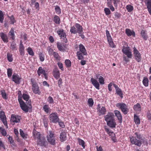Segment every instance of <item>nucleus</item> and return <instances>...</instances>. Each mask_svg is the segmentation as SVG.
<instances>
[{
  "instance_id": "2",
  "label": "nucleus",
  "mask_w": 151,
  "mask_h": 151,
  "mask_svg": "<svg viewBox=\"0 0 151 151\" xmlns=\"http://www.w3.org/2000/svg\"><path fill=\"white\" fill-rule=\"evenodd\" d=\"M83 31L82 26L78 23H76L74 26L71 27L70 30V32L73 34L78 33L79 34H81Z\"/></svg>"
},
{
  "instance_id": "54",
  "label": "nucleus",
  "mask_w": 151,
  "mask_h": 151,
  "mask_svg": "<svg viewBox=\"0 0 151 151\" xmlns=\"http://www.w3.org/2000/svg\"><path fill=\"white\" fill-rule=\"evenodd\" d=\"M12 70L11 68H8L7 69V74L8 77H10L12 76Z\"/></svg>"
},
{
  "instance_id": "44",
  "label": "nucleus",
  "mask_w": 151,
  "mask_h": 151,
  "mask_svg": "<svg viewBox=\"0 0 151 151\" xmlns=\"http://www.w3.org/2000/svg\"><path fill=\"white\" fill-rule=\"evenodd\" d=\"M148 80L146 78H144L142 81L143 84L145 86H148Z\"/></svg>"
},
{
  "instance_id": "28",
  "label": "nucleus",
  "mask_w": 151,
  "mask_h": 151,
  "mask_svg": "<svg viewBox=\"0 0 151 151\" xmlns=\"http://www.w3.org/2000/svg\"><path fill=\"white\" fill-rule=\"evenodd\" d=\"M33 135L34 139H37V140L42 137L41 136V134L39 132L36 131H33Z\"/></svg>"
},
{
  "instance_id": "23",
  "label": "nucleus",
  "mask_w": 151,
  "mask_h": 151,
  "mask_svg": "<svg viewBox=\"0 0 151 151\" xmlns=\"http://www.w3.org/2000/svg\"><path fill=\"white\" fill-rule=\"evenodd\" d=\"M53 75L55 78L58 79L60 77V73L59 71L57 68H55L53 70Z\"/></svg>"
},
{
  "instance_id": "52",
  "label": "nucleus",
  "mask_w": 151,
  "mask_h": 151,
  "mask_svg": "<svg viewBox=\"0 0 151 151\" xmlns=\"http://www.w3.org/2000/svg\"><path fill=\"white\" fill-rule=\"evenodd\" d=\"M88 104L89 106L92 107L93 104V101L92 98L89 99L88 101Z\"/></svg>"
},
{
  "instance_id": "62",
  "label": "nucleus",
  "mask_w": 151,
  "mask_h": 151,
  "mask_svg": "<svg viewBox=\"0 0 151 151\" xmlns=\"http://www.w3.org/2000/svg\"><path fill=\"white\" fill-rule=\"evenodd\" d=\"M57 64L60 69L62 71L64 70L63 64L62 63L60 62H58Z\"/></svg>"
},
{
  "instance_id": "59",
  "label": "nucleus",
  "mask_w": 151,
  "mask_h": 151,
  "mask_svg": "<svg viewBox=\"0 0 151 151\" xmlns=\"http://www.w3.org/2000/svg\"><path fill=\"white\" fill-rule=\"evenodd\" d=\"M9 18L11 22V23L13 24H14V23L16 22L14 16L12 15L11 17H9Z\"/></svg>"
},
{
  "instance_id": "40",
  "label": "nucleus",
  "mask_w": 151,
  "mask_h": 151,
  "mask_svg": "<svg viewBox=\"0 0 151 151\" xmlns=\"http://www.w3.org/2000/svg\"><path fill=\"white\" fill-rule=\"evenodd\" d=\"M52 55H53L54 57L56 60H60V57L57 52H54L53 53Z\"/></svg>"
},
{
  "instance_id": "13",
  "label": "nucleus",
  "mask_w": 151,
  "mask_h": 151,
  "mask_svg": "<svg viewBox=\"0 0 151 151\" xmlns=\"http://www.w3.org/2000/svg\"><path fill=\"white\" fill-rule=\"evenodd\" d=\"M105 120L106 122L114 119V115L112 112H108L104 116Z\"/></svg>"
},
{
  "instance_id": "14",
  "label": "nucleus",
  "mask_w": 151,
  "mask_h": 151,
  "mask_svg": "<svg viewBox=\"0 0 151 151\" xmlns=\"http://www.w3.org/2000/svg\"><path fill=\"white\" fill-rule=\"evenodd\" d=\"M21 119L20 116L17 115L12 114L11 120L14 123H18L20 121Z\"/></svg>"
},
{
  "instance_id": "42",
  "label": "nucleus",
  "mask_w": 151,
  "mask_h": 151,
  "mask_svg": "<svg viewBox=\"0 0 151 151\" xmlns=\"http://www.w3.org/2000/svg\"><path fill=\"white\" fill-rule=\"evenodd\" d=\"M7 56L8 61L10 62H12L13 60L12 55L9 53H7Z\"/></svg>"
},
{
  "instance_id": "1",
  "label": "nucleus",
  "mask_w": 151,
  "mask_h": 151,
  "mask_svg": "<svg viewBox=\"0 0 151 151\" xmlns=\"http://www.w3.org/2000/svg\"><path fill=\"white\" fill-rule=\"evenodd\" d=\"M79 50L77 52V55L78 59L79 60L83 59V56L87 54L86 50L82 44H80L79 45Z\"/></svg>"
},
{
  "instance_id": "36",
  "label": "nucleus",
  "mask_w": 151,
  "mask_h": 151,
  "mask_svg": "<svg viewBox=\"0 0 151 151\" xmlns=\"http://www.w3.org/2000/svg\"><path fill=\"white\" fill-rule=\"evenodd\" d=\"M20 134L21 136L24 139L27 138V134L24 133L22 129H20L19 130Z\"/></svg>"
},
{
  "instance_id": "53",
  "label": "nucleus",
  "mask_w": 151,
  "mask_h": 151,
  "mask_svg": "<svg viewBox=\"0 0 151 151\" xmlns=\"http://www.w3.org/2000/svg\"><path fill=\"white\" fill-rule=\"evenodd\" d=\"M27 52L31 56H33L34 55V52L31 47H29L27 48Z\"/></svg>"
},
{
  "instance_id": "21",
  "label": "nucleus",
  "mask_w": 151,
  "mask_h": 151,
  "mask_svg": "<svg viewBox=\"0 0 151 151\" xmlns=\"http://www.w3.org/2000/svg\"><path fill=\"white\" fill-rule=\"evenodd\" d=\"M21 78L19 75L17 74H14L12 76V80L16 83H19Z\"/></svg>"
},
{
  "instance_id": "3",
  "label": "nucleus",
  "mask_w": 151,
  "mask_h": 151,
  "mask_svg": "<svg viewBox=\"0 0 151 151\" xmlns=\"http://www.w3.org/2000/svg\"><path fill=\"white\" fill-rule=\"evenodd\" d=\"M46 138L48 142L52 145L55 144V137L54 132L51 130H49L47 132Z\"/></svg>"
},
{
  "instance_id": "5",
  "label": "nucleus",
  "mask_w": 151,
  "mask_h": 151,
  "mask_svg": "<svg viewBox=\"0 0 151 151\" xmlns=\"http://www.w3.org/2000/svg\"><path fill=\"white\" fill-rule=\"evenodd\" d=\"M106 35L107 39L109 46L112 48H114L116 47V45L114 43L113 39L111 36L109 32L107 30H106Z\"/></svg>"
},
{
  "instance_id": "32",
  "label": "nucleus",
  "mask_w": 151,
  "mask_h": 151,
  "mask_svg": "<svg viewBox=\"0 0 151 151\" xmlns=\"http://www.w3.org/2000/svg\"><path fill=\"white\" fill-rule=\"evenodd\" d=\"M37 73L39 76H40L41 74L43 75L45 73V70L43 69L42 68L40 67L38 69L37 71Z\"/></svg>"
},
{
  "instance_id": "58",
  "label": "nucleus",
  "mask_w": 151,
  "mask_h": 151,
  "mask_svg": "<svg viewBox=\"0 0 151 151\" xmlns=\"http://www.w3.org/2000/svg\"><path fill=\"white\" fill-rule=\"evenodd\" d=\"M65 63L66 66L67 67H69L71 65V62L69 60H66L65 61Z\"/></svg>"
},
{
  "instance_id": "41",
  "label": "nucleus",
  "mask_w": 151,
  "mask_h": 151,
  "mask_svg": "<svg viewBox=\"0 0 151 151\" xmlns=\"http://www.w3.org/2000/svg\"><path fill=\"white\" fill-rule=\"evenodd\" d=\"M1 92L2 97L5 99H8L6 92L4 90H2L1 91Z\"/></svg>"
},
{
  "instance_id": "20",
  "label": "nucleus",
  "mask_w": 151,
  "mask_h": 151,
  "mask_svg": "<svg viewBox=\"0 0 151 151\" xmlns=\"http://www.w3.org/2000/svg\"><path fill=\"white\" fill-rule=\"evenodd\" d=\"M107 125L111 128H115L116 125L115 119L106 122Z\"/></svg>"
},
{
  "instance_id": "17",
  "label": "nucleus",
  "mask_w": 151,
  "mask_h": 151,
  "mask_svg": "<svg viewBox=\"0 0 151 151\" xmlns=\"http://www.w3.org/2000/svg\"><path fill=\"white\" fill-rule=\"evenodd\" d=\"M91 81L92 84L98 90L100 89V85L97 80L92 78H91Z\"/></svg>"
},
{
  "instance_id": "43",
  "label": "nucleus",
  "mask_w": 151,
  "mask_h": 151,
  "mask_svg": "<svg viewBox=\"0 0 151 151\" xmlns=\"http://www.w3.org/2000/svg\"><path fill=\"white\" fill-rule=\"evenodd\" d=\"M43 109L46 113H48L50 110V108L48 105L45 104L43 107Z\"/></svg>"
},
{
  "instance_id": "63",
  "label": "nucleus",
  "mask_w": 151,
  "mask_h": 151,
  "mask_svg": "<svg viewBox=\"0 0 151 151\" xmlns=\"http://www.w3.org/2000/svg\"><path fill=\"white\" fill-rule=\"evenodd\" d=\"M134 134L136 135V137L137 139H140L142 138L141 135L138 132H135Z\"/></svg>"
},
{
  "instance_id": "48",
  "label": "nucleus",
  "mask_w": 151,
  "mask_h": 151,
  "mask_svg": "<svg viewBox=\"0 0 151 151\" xmlns=\"http://www.w3.org/2000/svg\"><path fill=\"white\" fill-rule=\"evenodd\" d=\"M23 99L26 101H29V96L28 94L26 93H23L22 96Z\"/></svg>"
},
{
  "instance_id": "18",
  "label": "nucleus",
  "mask_w": 151,
  "mask_h": 151,
  "mask_svg": "<svg viewBox=\"0 0 151 151\" xmlns=\"http://www.w3.org/2000/svg\"><path fill=\"white\" fill-rule=\"evenodd\" d=\"M32 89L33 92L35 94H40L41 92L39 90V87L37 83L35 84L33 83V84Z\"/></svg>"
},
{
  "instance_id": "33",
  "label": "nucleus",
  "mask_w": 151,
  "mask_h": 151,
  "mask_svg": "<svg viewBox=\"0 0 151 151\" xmlns=\"http://www.w3.org/2000/svg\"><path fill=\"white\" fill-rule=\"evenodd\" d=\"M134 121L136 124H140V120L139 117L135 114L134 116Z\"/></svg>"
},
{
  "instance_id": "11",
  "label": "nucleus",
  "mask_w": 151,
  "mask_h": 151,
  "mask_svg": "<svg viewBox=\"0 0 151 151\" xmlns=\"http://www.w3.org/2000/svg\"><path fill=\"white\" fill-rule=\"evenodd\" d=\"M96 109L97 112L99 116L104 114L106 112L105 107L104 106H101L99 104L98 105Z\"/></svg>"
},
{
  "instance_id": "22",
  "label": "nucleus",
  "mask_w": 151,
  "mask_h": 151,
  "mask_svg": "<svg viewBox=\"0 0 151 151\" xmlns=\"http://www.w3.org/2000/svg\"><path fill=\"white\" fill-rule=\"evenodd\" d=\"M114 112L115 115L117 117L119 121V122L121 123L122 122V118L120 112L117 110H115Z\"/></svg>"
},
{
  "instance_id": "45",
  "label": "nucleus",
  "mask_w": 151,
  "mask_h": 151,
  "mask_svg": "<svg viewBox=\"0 0 151 151\" xmlns=\"http://www.w3.org/2000/svg\"><path fill=\"white\" fill-rule=\"evenodd\" d=\"M10 48L12 50H17L16 44L15 42L13 41L11 44Z\"/></svg>"
},
{
  "instance_id": "35",
  "label": "nucleus",
  "mask_w": 151,
  "mask_h": 151,
  "mask_svg": "<svg viewBox=\"0 0 151 151\" xmlns=\"http://www.w3.org/2000/svg\"><path fill=\"white\" fill-rule=\"evenodd\" d=\"M78 140L79 145H81L82 147L84 149L85 148V143L84 141L79 138H78Z\"/></svg>"
},
{
  "instance_id": "6",
  "label": "nucleus",
  "mask_w": 151,
  "mask_h": 151,
  "mask_svg": "<svg viewBox=\"0 0 151 151\" xmlns=\"http://www.w3.org/2000/svg\"><path fill=\"white\" fill-rule=\"evenodd\" d=\"M49 119L51 122L55 123L59 122V118L57 113L50 114L49 116Z\"/></svg>"
},
{
  "instance_id": "39",
  "label": "nucleus",
  "mask_w": 151,
  "mask_h": 151,
  "mask_svg": "<svg viewBox=\"0 0 151 151\" xmlns=\"http://www.w3.org/2000/svg\"><path fill=\"white\" fill-rule=\"evenodd\" d=\"M126 9L128 12H131L133 10L134 8L133 6L131 5H128L126 6Z\"/></svg>"
},
{
  "instance_id": "16",
  "label": "nucleus",
  "mask_w": 151,
  "mask_h": 151,
  "mask_svg": "<svg viewBox=\"0 0 151 151\" xmlns=\"http://www.w3.org/2000/svg\"><path fill=\"white\" fill-rule=\"evenodd\" d=\"M142 1L145 3L149 13L151 15V0H142Z\"/></svg>"
},
{
  "instance_id": "25",
  "label": "nucleus",
  "mask_w": 151,
  "mask_h": 151,
  "mask_svg": "<svg viewBox=\"0 0 151 151\" xmlns=\"http://www.w3.org/2000/svg\"><path fill=\"white\" fill-rule=\"evenodd\" d=\"M60 138L62 142L65 141L67 139L66 133L65 132H61L60 134Z\"/></svg>"
},
{
  "instance_id": "26",
  "label": "nucleus",
  "mask_w": 151,
  "mask_h": 151,
  "mask_svg": "<svg viewBox=\"0 0 151 151\" xmlns=\"http://www.w3.org/2000/svg\"><path fill=\"white\" fill-rule=\"evenodd\" d=\"M19 51L21 55H24V48L21 41L20 42L19 46Z\"/></svg>"
},
{
  "instance_id": "24",
  "label": "nucleus",
  "mask_w": 151,
  "mask_h": 151,
  "mask_svg": "<svg viewBox=\"0 0 151 151\" xmlns=\"http://www.w3.org/2000/svg\"><path fill=\"white\" fill-rule=\"evenodd\" d=\"M125 33L128 37L133 36V37L135 36V34L133 30H132L129 29H125Z\"/></svg>"
},
{
  "instance_id": "64",
  "label": "nucleus",
  "mask_w": 151,
  "mask_h": 151,
  "mask_svg": "<svg viewBox=\"0 0 151 151\" xmlns=\"http://www.w3.org/2000/svg\"><path fill=\"white\" fill-rule=\"evenodd\" d=\"M39 57H40V60L42 61L43 62L44 60V55L42 54V53H40L39 54Z\"/></svg>"
},
{
  "instance_id": "27",
  "label": "nucleus",
  "mask_w": 151,
  "mask_h": 151,
  "mask_svg": "<svg viewBox=\"0 0 151 151\" xmlns=\"http://www.w3.org/2000/svg\"><path fill=\"white\" fill-rule=\"evenodd\" d=\"M141 35L142 38L145 40H147L148 37L147 34V32L145 30H142L141 31Z\"/></svg>"
},
{
  "instance_id": "55",
  "label": "nucleus",
  "mask_w": 151,
  "mask_h": 151,
  "mask_svg": "<svg viewBox=\"0 0 151 151\" xmlns=\"http://www.w3.org/2000/svg\"><path fill=\"white\" fill-rule=\"evenodd\" d=\"M104 10L106 15H109L111 13L110 9L108 8H105Z\"/></svg>"
},
{
  "instance_id": "57",
  "label": "nucleus",
  "mask_w": 151,
  "mask_h": 151,
  "mask_svg": "<svg viewBox=\"0 0 151 151\" xmlns=\"http://www.w3.org/2000/svg\"><path fill=\"white\" fill-rule=\"evenodd\" d=\"M43 120L45 127H47L48 126V119L47 118L44 117L43 119Z\"/></svg>"
},
{
  "instance_id": "15",
  "label": "nucleus",
  "mask_w": 151,
  "mask_h": 151,
  "mask_svg": "<svg viewBox=\"0 0 151 151\" xmlns=\"http://www.w3.org/2000/svg\"><path fill=\"white\" fill-rule=\"evenodd\" d=\"M104 127L105 131L111 137V139L114 142H115V134L113 131L110 130L106 126H105Z\"/></svg>"
},
{
  "instance_id": "60",
  "label": "nucleus",
  "mask_w": 151,
  "mask_h": 151,
  "mask_svg": "<svg viewBox=\"0 0 151 151\" xmlns=\"http://www.w3.org/2000/svg\"><path fill=\"white\" fill-rule=\"evenodd\" d=\"M47 101L50 104H53L54 103V100L52 98L51 96H50L47 99Z\"/></svg>"
},
{
  "instance_id": "47",
  "label": "nucleus",
  "mask_w": 151,
  "mask_h": 151,
  "mask_svg": "<svg viewBox=\"0 0 151 151\" xmlns=\"http://www.w3.org/2000/svg\"><path fill=\"white\" fill-rule=\"evenodd\" d=\"M116 91L117 95H119L122 98H123V94L122 93V90L120 88L119 89H116Z\"/></svg>"
},
{
  "instance_id": "8",
  "label": "nucleus",
  "mask_w": 151,
  "mask_h": 151,
  "mask_svg": "<svg viewBox=\"0 0 151 151\" xmlns=\"http://www.w3.org/2000/svg\"><path fill=\"white\" fill-rule=\"evenodd\" d=\"M133 54L135 59L137 61L139 62L141 60V55L136 48L134 47L133 48Z\"/></svg>"
},
{
  "instance_id": "30",
  "label": "nucleus",
  "mask_w": 151,
  "mask_h": 151,
  "mask_svg": "<svg viewBox=\"0 0 151 151\" xmlns=\"http://www.w3.org/2000/svg\"><path fill=\"white\" fill-rule=\"evenodd\" d=\"M130 51H131V50L127 44L123 46L122 48V51L124 54Z\"/></svg>"
},
{
  "instance_id": "34",
  "label": "nucleus",
  "mask_w": 151,
  "mask_h": 151,
  "mask_svg": "<svg viewBox=\"0 0 151 151\" xmlns=\"http://www.w3.org/2000/svg\"><path fill=\"white\" fill-rule=\"evenodd\" d=\"M133 109L134 110L137 111H140L141 110V106L139 103H137L136 105H134Z\"/></svg>"
},
{
  "instance_id": "9",
  "label": "nucleus",
  "mask_w": 151,
  "mask_h": 151,
  "mask_svg": "<svg viewBox=\"0 0 151 151\" xmlns=\"http://www.w3.org/2000/svg\"><path fill=\"white\" fill-rule=\"evenodd\" d=\"M27 104L28 105H27L24 103L20 105V106L22 109L25 112H28L29 110L32 108L31 101H28Z\"/></svg>"
},
{
  "instance_id": "51",
  "label": "nucleus",
  "mask_w": 151,
  "mask_h": 151,
  "mask_svg": "<svg viewBox=\"0 0 151 151\" xmlns=\"http://www.w3.org/2000/svg\"><path fill=\"white\" fill-rule=\"evenodd\" d=\"M55 10L56 13L57 14H59L61 13V10L59 6L58 5L56 6L55 7Z\"/></svg>"
},
{
  "instance_id": "37",
  "label": "nucleus",
  "mask_w": 151,
  "mask_h": 151,
  "mask_svg": "<svg viewBox=\"0 0 151 151\" xmlns=\"http://www.w3.org/2000/svg\"><path fill=\"white\" fill-rule=\"evenodd\" d=\"M53 21L56 24H60V19L58 16L55 15Z\"/></svg>"
},
{
  "instance_id": "29",
  "label": "nucleus",
  "mask_w": 151,
  "mask_h": 151,
  "mask_svg": "<svg viewBox=\"0 0 151 151\" xmlns=\"http://www.w3.org/2000/svg\"><path fill=\"white\" fill-rule=\"evenodd\" d=\"M0 35L4 42L7 43L8 42V37L6 34H4L3 32H1L0 33Z\"/></svg>"
},
{
  "instance_id": "56",
  "label": "nucleus",
  "mask_w": 151,
  "mask_h": 151,
  "mask_svg": "<svg viewBox=\"0 0 151 151\" xmlns=\"http://www.w3.org/2000/svg\"><path fill=\"white\" fill-rule=\"evenodd\" d=\"M124 54L127 56L128 58H132V55L131 51Z\"/></svg>"
},
{
  "instance_id": "7",
  "label": "nucleus",
  "mask_w": 151,
  "mask_h": 151,
  "mask_svg": "<svg viewBox=\"0 0 151 151\" xmlns=\"http://www.w3.org/2000/svg\"><path fill=\"white\" fill-rule=\"evenodd\" d=\"M57 33L60 38L63 39V42L65 43H66L67 42V40L66 37V33L63 29H59L57 31Z\"/></svg>"
},
{
  "instance_id": "46",
  "label": "nucleus",
  "mask_w": 151,
  "mask_h": 151,
  "mask_svg": "<svg viewBox=\"0 0 151 151\" xmlns=\"http://www.w3.org/2000/svg\"><path fill=\"white\" fill-rule=\"evenodd\" d=\"M98 81L99 83L101 85H103L105 83L104 78L102 76H100L98 78Z\"/></svg>"
},
{
  "instance_id": "50",
  "label": "nucleus",
  "mask_w": 151,
  "mask_h": 151,
  "mask_svg": "<svg viewBox=\"0 0 151 151\" xmlns=\"http://www.w3.org/2000/svg\"><path fill=\"white\" fill-rule=\"evenodd\" d=\"M4 14L2 11L0 10V22L3 23L4 20Z\"/></svg>"
},
{
  "instance_id": "38",
  "label": "nucleus",
  "mask_w": 151,
  "mask_h": 151,
  "mask_svg": "<svg viewBox=\"0 0 151 151\" xmlns=\"http://www.w3.org/2000/svg\"><path fill=\"white\" fill-rule=\"evenodd\" d=\"M0 132L1 134L4 136H6V132L5 129L3 127H0Z\"/></svg>"
},
{
  "instance_id": "4",
  "label": "nucleus",
  "mask_w": 151,
  "mask_h": 151,
  "mask_svg": "<svg viewBox=\"0 0 151 151\" xmlns=\"http://www.w3.org/2000/svg\"><path fill=\"white\" fill-rule=\"evenodd\" d=\"M116 106L120 109L124 114H127L128 112V106L126 104L123 103H117L116 104Z\"/></svg>"
},
{
  "instance_id": "10",
  "label": "nucleus",
  "mask_w": 151,
  "mask_h": 151,
  "mask_svg": "<svg viewBox=\"0 0 151 151\" xmlns=\"http://www.w3.org/2000/svg\"><path fill=\"white\" fill-rule=\"evenodd\" d=\"M129 138L131 143L132 144L135 145L139 147L141 146L142 144L141 141L139 139H137L135 137L130 136L129 137Z\"/></svg>"
},
{
  "instance_id": "19",
  "label": "nucleus",
  "mask_w": 151,
  "mask_h": 151,
  "mask_svg": "<svg viewBox=\"0 0 151 151\" xmlns=\"http://www.w3.org/2000/svg\"><path fill=\"white\" fill-rule=\"evenodd\" d=\"M46 140L45 138L44 137H42L40 138L37 140V145L40 146H44L45 144Z\"/></svg>"
},
{
  "instance_id": "61",
  "label": "nucleus",
  "mask_w": 151,
  "mask_h": 151,
  "mask_svg": "<svg viewBox=\"0 0 151 151\" xmlns=\"http://www.w3.org/2000/svg\"><path fill=\"white\" fill-rule=\"evenodd\" d=\"M18 100L19 102L20 105H21V104H22L24 103V102L22 101V96H18Z\"/></svg>"
},
{
  "instance_id": "31",
  "label": "nucleus",
  "mask_w": 151,
  "mask_h": 151,
  "mask_svg": "<svg viewBox=\"0 0 151 151\" xmlns=\"http://www.w3.org/2000/svg\"><path fill=\"white\" fill-rule=\"evenodd\" d=\"M9 35L11 36V38L12 40H14L15 38V35L14 33V28H12L9 33Z\"/></svg>"
},
{
  "instance_id": "12",
  "label": "nucleus",
  "mask_w": 151,
  "mask_h": 151,
  "mask_svg": "<svg viewBox=\"0 0 151 151\" xmlns=\"http://www.w3.org/2000/svg\"><path fill=\"white\" fill-rule=\"evenodd\" d=\"M0 118L4 125L6 126V128H8V127L7 126L6 116L5 115L3 111H1L0 112Z\"/></svg>"
},
{
  "instance_id": "49",
  "label": "nucleus",
  "mask_w": 151,
  "mask_h": 151,
  "mask_svg": "<svg viewBox=\"0 0 151 151\" xmlns=\"http://www.w3.org/2000/svg\"><path fill=\"white\" fill-rule=\"evenodd\" d=\"M57 47L58 50L60 51H62L63 50V48L62 45L59 42H58L57 43Z\"/></svg>"
}]
</instances>
